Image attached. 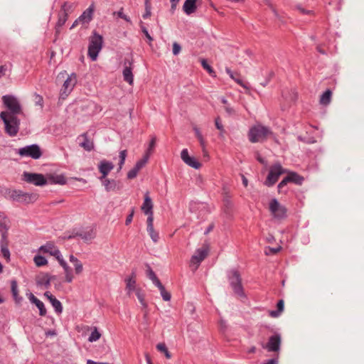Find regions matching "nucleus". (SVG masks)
Returning a JSON list of instances; mask_svg holds the SVG:
<instances>
[{
	"label": "nucleus",
	"instance_id": "dca6fc26",
	"mask_svg": "<svg viewBox=\"0 0 364 364\" xmlns=\"http://www.w3.org/2000/svg\"><path fill=\"white\" fill-rule=\"evenodd\" d=\"M287 176L278 184V191L281 192L282 188L287 186L288 183H293L296 185H301L304 181V178L298 173L291 171H287Z\"/></svg>",
	"mask_w": 364,
	"mask_h": 364
},
{
	"label": "nucleus",
	"instance_id": "5701e85b",
	"mask_svg": "<svg viewBox=\"0 0 364 364\" xmlns=\"http://www.w3.org/2000/svg\"><path fill=\"white\" fill-rule=\"evenodd\" d=\"M65 185L67 183V179L65 176L60 174H48L47 183Z\"/></svg>",
	"mask_w": 364,
	"mask_h": 364
},
{
	"label": "nucleus",
	"instance_id": "9d476101",
	"mask_svg": "<svg viewBox=\"0 0 364 364\" xmlns=\"http://www.w3.org/2000/svg\"><path fill=\"white\" fill-rule=\"evenodd\" d=\"M269 210L272 217L277 220L287 218V210L277 199H272L269 203Z\"/></svg>",
	"mask_w": 364,
	"mask_h": 364
},
{
	"label": "nucleus",
	"instance_id": "1a4fd4ad",
	"mask_svg": "<svg viewBox=\"0 0 364 364\" xmlns=\"http://www.w3.org/2000/svg\"><path fill=\"white\" fill-rule=\"evenodd\" d=\"M228 277L230 286L232 287L234 293L239 296H244L242 279L239 272L237 269L230 270L229 272Z\"/></svg>",
	"mask_w": 364,
	"mask_h": 364
},
{
	"label": "nucleus",
	"instance_id": "6e6d98bb",
	"mask_svg": "<svg viewBox=\"0 0 364 364\" xmlns=\"http://www.w3.org/2000/svg\"><path fill=\"white\" fill-rule=\"evenodd\" d=\"M181 50V48L179 44H178L177 43H174L173 44V53L174 55H178L180 53Z\"/></svg>",
	"mask_w": 364,
	"mask_h": 364
},
{
	"label": "nucleus",
	"instance_id": "680f3d73",
	"mask_svg": "<svg viewBox=\"0 0 364 364\" xmlns=\"http://www.w3.org/2000/svg\"><path fill=\"white\" fill-rule=\"evenodd\" d=\"M256 159H257V160L259 163H261V164H265V161H264V159L263 158H262V157L259 156V154L258 153H257Z\"/></svg>",
	"mask_w": 364,
	"mask_h": 364
},
{
	"label": "nucleus",
	"instance_id": "3c124183",
	"mask_svg": "<svg viewBox=\"0 0 364 364\" xmlns=\"http://www.w3.org/2000/svg\"><path fill=\"white\" fill-rule=\"evenodd\" d=\"M138 172H139V171L137 169H136L135 167H134L132 169H131L128 172V173H127L128 178L132 179V178H135L137 176Z\"/></svg>",
	"mask_w": 364,
	"mask_h": 364
},
{
	"label": "nucleus",
	"instance_id": "20e7f679",
	"mask_svg": "<svg viewBox=\"0 0 364 364\" xmlns=\"http://www.w3.org/2000/svg\"><path fill=\"white\" fill-rule=\"evenodd\" d=\"M0 118L5 124L6 132L11 136H16L19 129V119L17 115L10 114L8 112H1Z\"/></svg>",
	"mask_w": 364,
	"mask_h": 364
},
{
	"label": "nucleus",
	"instance_id": "4468645a",
	"mask_svg": "<svg viewBox=\"0 0 364 364\" xmlns=\"http://www.w3.org/2000/svg\"><path fill=\"white\" fill-rule=\"evenodd\" d=\"M22 179L28 183L38 186L47 184V176L45 177L41 173L24 172L22 175Z\"/></svg>",
	"mask_w": 364,
	"mask_h": 364
},
{
	"label": "nucleus",
	"instance_id": "603ef678",
	"mask_svg": "<svg viewBox=\"0 0 364 364\" xmlns=\"http://www.w3.org/2000/svg\"><path fill=\"white\" fill-rule=\"evenodd\" d=\"M148 215V218L146 220L147 223V228H151L154 226L153 222H154V217H153V212L149 214H146Z\"/></svg>",
	"mask_w": 364,
	"mask_h": 364
},
{
	"label": "nucleus",
	"instance_id": "cd10ccee",
	"mask_svg": "<svg viewBox=\"0 0 364 364\" xmlns=\"http://www.w3.org/2000/svg\"><path fill=\"white\" fill-rule=\"evenodd\" d=\"M227 73L230 75V77L235 81L238 85L242 86L244 88H247V85L245 81L242 79L241 75L235 72H232L229 68H226Z\"/></svg>",
	"mask_w": 364,
	"mask_h": 364
},
{
	"label": "nucleus",
	"instance_id": "4d7b16f0",
	"mask_svg": "<svg viewBox=\"0 0 364 364\" xmlns=\"http://www.w3.org/2000/svg\"><path fill=\"white\" fill-rule=\"evenodd\" d=\"M133 217H134V210H132L131 213L127 215V217L126 218V221H125L126 225H129L132 223V221L133 220Z\"/></svg>",
	"mask_w": 364,
	"mask_h": 364
},
{
	"label": "nucleus",
	"instance_id": "5fc2aeb1",
	"mask_svg": "<svg viewBox=\"0 0 364 364\" xmlns=\"http://www.w3.org/2000/svg\"><path fill=\"white\" fill-rule=\"evenodd\" d=\"M151 9H150V6L148 5V0L146 1V12L144 14H143V18L144 19L147 18H149L151 16Z\"/></svg>",
	"mask_w": 364,
	"mask_h": 364
},
{
	"label": "nucleus",
	"instance_id": "338daca9",
	"mask_svg": "<svg viewBox=\"0 0 364 364\" xmlns=\"http://www.w3.org/2000/svg\"><path fill=\"white\" fill-rule=\"evenodd\" d=\"M146 357L147 363H148V364H152V363H151V360H150V358H149V355H146Z\"/></svg>",
	"mask_w": 364,
	"mask_h": 364
},
{
	"label": "nucleus",
	"instance_id": "69168bd1",
	"mask_svg": "<svg viewBox=\"0 0 364 364\" xmlns=\"http://www.w3.org/2000/svg\"><path fill=\"white\" fill-rule=\"evenodd\" d=\"M165 353V355L167 358H171V354L170 353L168 352V349L166 350V351L164 352Z\"/></svg>",
	"mask_w": 364,
	"mask_h": 364
},
{
	"label": "nucleus",
	"instance_id": "9b49d317",
	"mask_svg": "<svg viewBox=\"0 0 364 364\" xmlns=\"http://www.w3.org/2000/svg\"><path fill=\"white\" fill-rule=\"evenodd\" d=\"M95 12V6L94 4H91L86 10H85L82 14L73 22L70 29L72 30L75 28L78 25H82V26L87 27L90 22L93 18V14Z\"/></svg>",
	"mask_w": 364,
	"mask_h": 364
},
{
	"label": "nucleus",
	"instance_id": "37998d69",
	"mask_svg": "<svg viewBox=\"0 0 364 364\" xmlns=\"http://www.w3.org/2000/svg\"><path fill=\"white\" fill-rule=\"evenodd\" d=\"M147 232L154 242H156L159 240V233L154 230V226H152L151 228H147Z\"/></svg>",
	"mask_w": 364,
	"mask_h": 364
},
{
	"label": "nucleus",
	"instance_id": "6e6552de",
	"mask_svg": "<svg viewBox=\"0 0 364 364\" xmlns=\"http://www.w3.org/2000/svg\"><path fill=\"white\" fill-rule=\"evenodd\" d=\"M9 197L16 202L28 204L36 201L38 195L37 193H28L19 190H14L9 193Z\"/></svg>",
	"mask_w": 364,
	"mask_h": 364
},
{
	"label": "nucleus",
	"instance_id": "423d86ee",
	"mask_svg": "<svg viewBox=\"0 0 364 364\" xmlns=\"http://www.w3.org/2000/svg\"><path fill=\"white\" fill-rule=\"evenodd\" d=\"M102 47V36L94 33L90 37V44L88 47V55L95 61L97 60L98 53Z\"/></svg>",
	"mask_w": 364,
	"mask_h": 364
},
{
	"label": "nucleus",
	"instance_id": "4c0bfd02",
	"mask_svg": "<svg viewBox=\"0 0 364 364\" xmlns=\"http://www.w3.org/2000/svg\"><path fill=\"white\" fill-rule=\"evenodd\" d=\"M102 181V183L103 186H105L107 191H109L111 190H114L115 188V183L114 181H111L107 178H105L103 179H100Z\"/></svg>",
	"mask_w": 364,
	"mask_h": 364
},
{
	"label": "nucleus",
	"instance_id": "8fccbe9b",
	"mask_svg": "<svg viewBox=\"0 0 364 364\" xmlns=\"http://www.w3.org/2000/svg\"><path fill=\"white\" fill-rule=\"evenodd\" d=\"M114 14H116V12H114ZM117 15L118 16V17L125 20L126 21L130 22L129 17H128L127 15L124 14L122 8L117 12Z\"/></svg>",
	"mask_w": 364,
	"mask_h": 364
},
{
	"label": "nucleus",
	"instance_id": "bf43d9fd",
	"mask_svg": "<svg viewBox=\"0 0 364 364\" xmlns=\"http://www.w3.org/2000/svg\"><path fill=\"white\" fill-rule=\"evenodd\" d=\"M29 299L31 303L34 304L35 305L40 301L38 298H36L33 294H31Z\"/></svg>",
	"mask_w": 364,
	"mask_h": 364
},
{
	"label": "nucleus",
	"instance_id": "c85d7f7f",
	"mask_svg": "<svg viewBox=\"0 0 364 364\" xmlns=\"http://www.w3.org/2000/svg\"><path fill=\"white\" fill-rule=\"evenodd\" d=\"M196 1L197 0H186L183 4V11L186 14L190 15L196 11Z\"/></svg>",
	"mask_w": 364,
	"mask_h": 364
},
{
	"label": "nucleus",
	"instance_id": "c756f323",
	"mask_svg": "<svg viewBox=\"0 0 364 364\" xmlns=\"http://www.w3.org/2000/svg\"><path fill=\"white\" fill-rule=\"evenodd\" d=\"M51 277L47 273H41L38 275L36 281L38 284L48 287L50 285Z\"/></svg>",
	"mask_w": 364,
	"mask_h": 364
},
{
	"label": "nucleus",
	"instance_id": "09e8293b",
	"mask_svg": "<svg viewBox=\"0 0 364 364\" xmlns=\"http://www.w3.org/2000/svg\"><path fill=\"white\" fill-rule=\"evenodd\" d=\"M36 306L39 309V314L41 316H45L46 314V309L41 301H39Z\"/></svg>",
	"mask_w": 364,
	"mask_h": 364
},
{
	"label": "nucleus",
	"instance_id": "79ce46f5",
	"mask_svg": "<svg viewBox=\"0 0 364 364\" xmlns=\"http://www.w3.org/2000/svg\"><path fill=\"white\" fill-rule=\"evenodd\" d=\"M147 277L152 281V282L156 285L159 284L160 280L158 279L154 271L149 267L147 271Z\"/></svg>",
	"mask_w": 364,
	"mask_h": 364
},
{
	"label": "nucleus",
	"instance_id": "b1692460",
	"mask_svg": "<svg viewBox=\"0 0 364 364\" xmlns=\"http://www.w3.org/2000/svg\"><path fill=\"white\" fill-rule=\"evenodd\" d=\"M82 240L86 242L92 241L96 237V230L94 228H88L80 233H77Z\"/></svg>",
	"mask_w": 364,
	"mask_h": 364
},
{
	"label": "nucleus",
	"instance_id": "774afa93",
	"mask_svg": "<svg viewBox=\"0 0 364 364\" xmlns=\"http://www.w3.org/2000/svg\"><path fill=\"white\" fill-rule=\"evenodd\" d=\"M255 347H252L250 350H249V353H254L255 352Z\"/></svg>",
	"mask_w": 364,
	"mask_h": 364
},
{
	"label": "nucleus",
	"instance_id": "0eeeda50",
	"mask_svg": "<svg viewBox=\"0 0 364 364\" xmlns=\"http://www.w3.org/2000/svg\"><path fill=\"white\" fill-rule=\"evenodd\" d=\"M286 172H287V170L284 169L281 166V164H273L269 168V173L266 178V180L264 182V184L269 187L272 186L277 182L279 176Z\"/></svg>",
	"mask_w": 364,
	"mask_h": 364
},
{
	"label": "nucleus",
	"instance_id": "f03ea898",
	"mask_svg": "<svg viewBox=\"0 0 364 364\" xmlns=\"http://www.w3.org/2000/svg\"><path fill=\"white\" fill-rule=\"evenodd\" d=\"M126 287L125 290L129 296L134 293L139 301L142 306L143 309H146L148 304L146 301L145 291L136 284V274L132 273L129 277H127L125 280Z\"/></svg>",
	"mask_w": 364,
	"mask_h": 364
},
{
	"label": "nucleus",
	"instance_id": "a211bd4d",
	"mask_svg": "<svg viewBox=\"0 0 364 364\" xmlns=\"http://www.w3.org/2000/svg\"><path fill=\"white\" fill-rule=\"evenodd\" d=\"M18 154L23 156H31L33 159H38L41 156L40 148L37 145L27 146L18 150Z\"/></svg>",
	"mask_w": 364,
	"mask_h": 364
},
{
	"label": "nucleus",
	"instance_id": "39448f33",
	"mask_svg": "<svg viewBox=\"0 0 364 364\" xmlns=\"http://www.w3.org/2000/svg\"><path fill=\"white\" fill-rule=\"evenodd\" d=\"M75 5L73 3L65 2L58 14V19L55 25V36H58L60 33V28L65 23L68 18V16L75 9Z\"/></svg>",
	"mask_w": 364,
	"mask_h": 364
},
{
	"label": "nucleus",
	"instance_id": "ddd939ff",
	"mask_svg": "<svg viewBox=\"0 0 364 364\" xmlns=\"http://www.w3.org/2000/svg\"><path fill=\"white\" fill-rule=\"evenodd\" d=\"M77 84V75L72 73L64 82L60 92V99L65 100L73 91Z\"/></svg>",
	"mask_w": 364,
	"mask_h": 364
},
{
	"label": "nucleus",
	"instance_id": "f3484780",
	"mask_svg": "<svg viewBox=\"0 0 364 364\" xmlns=\"http://www.w3.org/2000/svg\"><path fill=\"white\" fill-rule=\"evenodd\" d=\"M133 59L132 57H126L124 60L123 77L124 81L129 85L134 82V75L132 74Z\"/></svg>",
	"mask_w": 364,
	"mask_h": 364
},
{
	"label": "nucleus",
	"instance_id": "2eb2a0df",
	"mask_svg": "<svg viewBox=\"0 0 364 364\" xmlns=\"http://www.w3.org/2000/svg\"><path fill=\"white\" fill-rule=\"evenodd\" d=\"M208 249L207 247H203L195 252L190 262V267L192 268L193 271H196L198 269L200 264L208 256Z\"/></svg>",
	"mask_w": 364,
	"mask_h": 364
},
{
	"label": "nucleus",
	"instance_id": "58836bf2",
	"mask_svg": "<svg viewBox=\"0 0 364 364\" xmlns=\"http://www.w3.org/2000/svg\"><path fill=\"white\" fill-rule=\"evenodd\" d=\"M156 137L152 136L151 139L149 142V147L145 153L146 156L150 157V156L151 155V154L153 153V151L154 150V148L156 146Z\"/></svg>",
	"mask_w": 364,
	"mask_h": 364
},
{
	"label": "nucleus",
	"instance_id": "0e129e2a",
	"mask_svg": "<svg viewBox=\"0 0 364 364\" xmlns=\"http://www.w3.org/2000/svg\"><path fill=\"white\" fill-rule=\"evenodd\" d=\"M242 183L245 187L247 186V183H248L247 179L244 176L242 178Z\"/></svg>",
	"mask_w": 364,
	"mask_h": 364
},
{
	"label": "nucleus",
	"instance_id": "052dcab7",
	"mask_svg": "<svg viewBox=\"0 0 364 364\" xmlns=\"http://www.w3.org/2000/svg\"><path fill=\"white\" fill-rule=\"evenodd\" d=\"M264 364H278V358L277 357V358L270 359V360H267L266 363H264Z\"/></svg>",
	"mask_w": 364,
	"mask_h": 364
},
{
	"label": "nucleus",
	"instance_id": "f704fd0d",
	"mask_svg": "<svg viewBox=\"0 0 364 364\" xmlns=\"http://www.w3.org/2000/svg\"><path fill=\"white\" fill-rule=\"evenodd\" d=\"M332 92L330 90H327L321 97L320 103L323 105H327L331 100Z\"/></svg>",
	"mask_w": 364,
	"mask_h": 364
},
{
	"label": "nucleus",
	"instance_id": "de8ad7c7",
	"mask_svg": "<svg viewBox=\"0 0 364 364\" xmlns=\"http://www.w3.org/2000/svg\"><path fill=\"white\" fill-rule=\"evenodd\" d=\"M127 155V150H122L119 152V170L122 169V168L124 164Z\"/></svg>",
	"mask_w": 364,
	"mask_h": 364
},
{
	"label": "nucleus",
	"instance_id": "864d4df0",
	"mask_svg": "<svg viewBox=\"0 0 364 364\" xmlns=\"http://www.w3.org/2000/svg\"><path fill=\"white\" fill-rule=\"evenodd\" d=\"M215 127H216V128H217L218 130H220V131H221V132H223V131H224V129H223V124H222V123H221V120H220V117H217V118L215 119Z\"/></svg>",
	"mask_w": 364,
	"mask_h": 364
},
{
	"label": "nucleus",
	"instance_id": "6ab92c4d",
	"mask_svg": "<svg viewBox=\"0 0 364 364\" xmlns=\"http://www.w3.org/2000/svg\"><path fill=\"white\" fill-rule=\"evenodd\" d=\"M281 345V337L278 334L273 335L269 337L268 342L266 343L264 348L269 352H278Z\"/></svg>",
	"mask_w": 364,
	"mask_h": 364
},
{
	"label": "nucleus",
	"instance_id": "c03bdc74",
	"mask_svg": "<svg viewBox=\"0 0 364 364\" xmlns=\"http://www.w3.org/2000/svg\"><path fill=\"white\" fill-rule=\"evenodd\" d=\"M201 65L202 67L211 75L215 76V71L212 68L211 66H210L205 59H201Z\"/></svg>",
	"mask_w": 364,
	"mask_h": 364
},
{
	"label": "nucleus",
	"instance_id": "c9c22d12",
	"mask_svg": "<svg viewBox=\"0 0 364 364\" xmlns=\"http://www.w3.org/2000/svg\"><path fill=\"white\" fill-rule=\"evenodd\" d=\"M1 253L4 257L9 260L10 258V252L9 249L7 248V237L4 240H3V239L1 238Z\"/></svg>",
	"mask_w": 364,
	"mask_h": 364
},
{
	"label": "nucleus",
	"instance_id": "4be33fe9",
	"mask_svg": "<svg viewBox=\"0 0 364 364\" xmlns=\"http://www.w3.org/2000/svg\"><path fill=\"white\" fill-rule=\"evenodd\" d=\"M9 220L5 213L0 211V232L3 240L7 237V231L9 228Z\"/></svg>",
	"mask_w": 364,
	"mask_h": 364
},
{
	"label": "nucleus",
	"instance_id": "72a5a7b5",
	"mask_svg": "<svg viewBox=\"0 0 364 364\" xmlns=\"http://www.w3.org/2000/svg\"><path fill=\"white\" fill-rule=\"evenodd\" d=\"M193 131L195 132V135H196V137L197 138V139L198 140L202 149H203V151L205 152V141L201 134V132L200 130L199 129V128L198 127H194L193 128Z\"/></svg>",
	"mask_w": 364,
	"mask_h": 364
},
{
	"label": "nucleus",
	"instance_id": "aec40b11",
	"mask_svg": "<svg viewBox=\"0 0 364 364\" xmlns=\"http://www.w3.org/2000/svg\"><path fill=\"white\" fill-rule=\"evenodd\" d=\"M114 168V164L107 160H102L98 164L99 171L102 173L100 179H103L107 177L108 173Z\"/></svg>",
	"mask_w": 364,
	"mask_h": 364
},
{
	"label": "nucleus",
	"instance_id": "e2e57ef3",
	"mask_svg": "<svg viewBox=\"0 0 364 364\" xmlns=\"http://www.w3.org/2000/svg\"><path fill=\"white\" fill-rule=\"evenodd\" d=\"M6 70V68L4 65L0 66V74H4V71Z\"/></svg>",
	"mask_w": 364,
	"mask_h": 364
},
{
	"label": "nucleus",
	"instance_id": "e433bc0d",
	"mask_svg": "<svg viewBox=\"0 0 364 364\" xmlns=\"http://www.w3.org/2000/svg\"><path fill=\"white\" fill-rule=\"evenodd\" d=\"M82 137L84 141L80 143V146L87 151H91L94 147L93 142L87 138L86 134L83 135Z\"/></svg>",
	"mask_w": 364,
	"mask_h": 364
},
{
	"label": "nucleus",
	"instance_id": "7ed1b4c3",
	"mask_svg": "<svg viewBox=\"0 0 364 364\" xmlns=\"http://www.w3.org/2000/svg\"><path fill=\"white\" fill-rule=\"evenodd\" d=\"M272 134V132L269 127L256 124L250 129L248 138L251 142L256 143L266 140Z\"/></svg>",
	"mask_w": 364,
	"mask_h": 364
},
{
	"label": "nucleus",
	"instance_id": "393cba45",
	"mask_svg": "<svg viewBox=\"0 0 364 364\" xmlns=\"http://www.w3.org/2000/svg\"><path fill=\"white\" fill-rule=\"evenodd\" d=\"M44 296L50 301L52 306L55 309V311L58 314H60L62 312L63 307L61 305V303L54 296H53L50 292L46 291L44 294Z\"/></svg>",
	"mask_w": 364,
	"mask_h": 364
},
{
	"label": "nucleus",
	"instance_id": "ea45409f",
	"mask_svg": "<svg viewBox=\"0 0 364 364\" xmlns=\"http://www.w3.org/2000/svg\"><path fill=\"white\" fill-rule=\"evenodd\" d=\"M33 261L37 267L45 266L48 264L47 259L41 255L35 256Z\"/></svg>",
	"mask_w": 364,
	"mask_h": 364
},
{
	"label": "nucleus",
	"instance_id": "7c9ffc66",
	"mask_svg": "<svg viewBox=\"0 0 364 364\" xmlns=\"http://www.w3.org/2000/svg\"><path fill=\"white\" fill-rule=\"evenodd\" d=\"M11 289L15 301L16 303H20L22 300V297H21L18 294V284L16 280H12L11 282Z\"/></svg>",
	"mask_w": 364,
	"mask_h": 364
},
{
	"label": "nucleus",
	"instance_id": "412c9836",
	"mask_svg": "<svg viewBox=\"0 0 364 364\" xmlns=\"http://www.w3.org/2000/svg\"><path fill=\"white\" fill-rule=\"evenodd\" d=\"M181 156L182 160L188 166L195 168H199L201 166L200 163L196 161L194 158L191 157L188 154V150L186 149H183L181 154Z\"/></svg>",
	"mask_w": 364,
	"mask_h": 364
},
{
	"label": "nucleus",
	"instance_id": "49530a36",
	"mask_svg": "<svg viewBox=\"0 0 364 364\" xmlns=\"http://www.w3.org/2000/svg\"><path fill=\"white\" fill-rule=\"evenodd\" d=\"M139 26H140V28H141V30L142 33L144 34V36L147 38L149 44L151 45V42L153 41V38L149 33L147 29L144 26V23L142 21L140 22Z\"/></svg>",
	"mask_w": 364,
	"mask_h": 364
},
{
	"label": "nucleus",
	"instance_id": "a878e982",
	"mask_svg": "<svg viewBox=\"0 0 364 364\" xmlns=\"http://www.w3.org/2000/svg\"><path fill=\"white\" fill-rule=\"evenodd\" d=\"M69 261L73 264L74 267L75 273L77 275L82 274L83 272V264L82 262L73 255H70L69 256Z\"/></svg>",
	"mask_w": 364,
	"mask_h": 364
},
{
	"label": "nucleus",
	"instance_id": "bb28decb",
	"mask_svg": "<svg viewBox=\"0 0 364 364\" xmlns=\"http://www.w3.org/2000/svg\"><path fill=\"white\" fill-rule=\"evenodd\" d=\"M141 210L144 214H149L153 212V203L149 197V193L144 195V201L141 205Z\"/></svg>",
	"mask_w": 364,
	"mask_h": 364
},
{
	"label": "nucleus",
	"instance_id": "a18cd8bd",
	"mask_svg": "<svg viewBox=\"0 0 364 364\" xmlns=\"http://www.w3.org/2000/svg\"><path fill=\"white\" fill-rule=\"evenodd\" d=\"M149 159V156L144 155L143 159H141V160H139V161L136 162V164L134 166L136 168V169H137L139 171L146 165Z\"/></svg>",
	"mask_w": 364,
	"mask_h": 364
},
{
	"label": "nucleus",
	"instance_id": "f257e3e1",
	"mask_svg": "<svg viewBox=\"0 0 364 364\" xmlns=\"http://www.w3.org/2000/svg\"><path fill=\"white\" fill-rule=\"evenodd\" d=\"M38 252L41 253H47L54 257L64 270L65 282L67 283H71L73 281L75 277L71 267L63 259L60 250L53 242H48L46 245H42L38 249Z\"/></svg>",
	"mask_w": 364,
	"mask_h": 364
},
{
	"label": "nucleus",
	"instance_id": "f8f14e48",
	"mask_svg": "<svg viewBox=\"0 0 364 364\" xmlns=\"http://www.w3.org/2000/svg\"><path fill=\"white\" fill-rule=\"evenodd\" d=\"M2 101L8 108L7 111L10 114L18 115L22 112L21 105L18 100L12 95H4L2 97Z\"/></svg>",
	"mask_w": 364,
	"mask_h": 364
},
{
	"label": "nucleus",
	"instance_id": "13d9d810",
	"mask_svg": "<svg viewBox=\"0 0 364 364\" xmlns=\"http://www.w3.org/2000/svg\"><path fill=\"white\" fill-rule=\"evenodd\" d=\"M156 348L158 350H159L160 352H162V353H164L167 350V348L164 343L157 344Z\"/></svg>",
	"mask_w": 364,
	"mask_h": 364
},
{
	"label": "nucleus",
	"instance_id": "a19ab883",
	"mask_svg": "<svg viewBox=\"0 0 364 364\" xmlns=\"http://www.w3.org/2000/svg\"><path fill=\"white\" fill-rule=\"evenodd\" d=\"M277 311H272L269 314L272 317H277L284 309V301L279 300L277 303Z\"/></svg>",
	"mask_w": 364,
	"mask_h": 364
},
{
	"label": "nucleus",
	"instance_id": "2f4dec72",
	"mask_svg": "<svg viewBox=\"0 0 364 364\" xmlns=\"http://www.w3.org/2000/svg\"><path fill=\"white\" fill-rule=\"evenodd\" d=\"M156 286L159 288L163 299L166 301H170L171 298V294L166 290L165 287L161 283V282L159 284H156Z\"/></svg>",
	"mask_w": 364,
	"mask_h": 364
},
{
	"label": "nucleus",
	"instance_id": "473e14b6",
	"mask_svg": "<svg viewBox=\"0 0 364 364\" xmlns=\"http://www.w3.org/2000/svg\"><path fill=\"white\" fill-rule=\"evenodd\" d=\"M90 329L92 330V333L88 338V341L90 342H95L98 341L101 338V333H100L96 326L92 327Z\"/></svg>",
	"mask_w": 364,
	"mask_h": 364
}]
</instances>
